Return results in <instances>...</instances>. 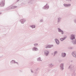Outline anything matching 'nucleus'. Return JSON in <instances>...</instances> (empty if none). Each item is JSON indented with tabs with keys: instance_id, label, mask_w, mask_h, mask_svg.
I'll return each instance as SVG.
<instances>
[{
	"instance_id": "473e14b6",
	"label": "nucleus",
	"mask_w": 76,
	"mask_h": 76,
	"mask_svg": "<svg viewBox=\"0 0 76 76\" xmlns=\"http://www.w3.org/2000/svg\"><path fill=\"white\" fill-rule=\"evenodd\" d=\"M20 0H18L17 1V2H18V1H19Z\"/></svg>"
},
{
	"instance_id": "f704fd0d",
	"label": "nucleus",
	"mask_w": 76,
	"mask_h": 76,
	"mask_svg": "<svg viewBox=\"0 0 76 76\" xmlns=\"http://www.w3.org/2000/svg\"><path fill=\"white\" fill-rule=\"evenodd\" d=\"M72 62V61H71V62Z\"/></svg>"
},
{
	"instance_id": "6e6552de",
	"label": "nucleus",
	"mask_w": 76,
	"mask_h": 76,
	"mask_svg": "<svg viewBox=\"0 0 76 76\" xmlns=\"http://www.w3.org/2000/svg\"><path fill=\"white\" fill-rule=\"evenodd\" d=\"M60 69L61 70H64V64L62 63L60 65Z\"/></svg>"
},
{
	"instance_id": "c756f323",
	"label": "nucleus",
	"mask_w": 76,
	"mask_h": 76,
	"mask_svg": "<svg viewBox=\"0 0 76 76\" xmlns=\"http://www.w3.org/2000/svg\"><path fill=\"white\" fill-rule=\"evenodd\" d=\"M31 73H34V71H32V70H31Z\"/></svg>"
},
{
	"instance_id": "f257e3e1",
	"label": "nucleus",
	"mask_w": 76,
	"mask_h": 76,
	"mask_svg": "<svg viewBox=\"0 0 76 76\" xmlns=\"http://www.w3.org/2000/svg\"><path fill=\"white\" fill-rule=\"evenodd\" d=\"M5 5V0H1L0 3V7H4Z\"/></svg>"
},
{
	"instance_id": "1a4fd4ad",
	"label": "nucleus",
	"mask_w": 76,
	"mask_h": 76,
	"mask_svg": "<svg viewBox=\"0 0 76 76\" xmlns=\"http://www.w3.org/2000/svg\"><path fill=\"white\" fill-rule=\"evenodd\" d=\"M55 41L57 45H59L60 44V42H59V40H58V39H55Z\"/></svg>"
},
{
	"instance_id": "6ab92c4d",
	"label": "nucleus",
	"mask_w": 76,
	"mask_h": 76,
	"mask_svg": "<svg viewBox=\"0 0 76 76\" xmlns=\"http://www.w3.org/2000/svg\"><path fill=\"white\" fill-rule=\"evenodd\" d=\"M72 42L74 45H76V40H74L72 41Z\"/></svg>"
},
{
	"instance_id": "bb28decb",
	"label": "nucleus",
	"mask_w": 76,
	"mask_h": 76,
	"mask_svg": "<svg viewBox=\"0 0 76 76\" xmlns=\"http://www.w3.org/2000/svg\"><path fill=\"white\" fill-rule=\"evenodd\" d=\"M74 57H75V58H76V54H74V55H72Z\"/></svg>"
},
{
	"instance_id": "ddd939ff",
	"label": "nucleus",
	"mask_w": 76,
	"mask_h": 76,
	"mask_svg": "<svg viewBox=\"0 0 76 76\" xmlns=\"http://www.w3.org/2000/svg\"><path fill=\"white\" fill-rule=\"evenodd\" d=\"M72 66H72V65H71L69 66L68 67V69H70V71H71V72H72L73 71V68H72Z\"/></svg>"
},
{
	"instance_id": "2eb2a0df",
	"label": "nucleus",
	"mask_w": 76,
	"mask_h": 76,
	"mask_svg": "<svg viewBox=\"0 0 76 76\" xmlns=\"http://www.w3.org/2000/svg\"><path fill=\"white\" fill-rule=\"evenodd\" d=\"M54 66V65L52 63H51L48 65L49 67L50 68H52V67H53Z\"/></svg>"
},
{
	"instance_id": "4468645a",
	"label": "nucleus",
	"mask_w": 76,
	"mask_h": 76,
	"mask_svg": "<svg viewBox=\"0 0 76 76\" xmlns=\"http://www.w3.org/2000/svg\"><path fill=\"white\" fill-rule=\"evenodd\" d=\"M66 54L65 53H61V57L63 58H64L66 57Z\"/></svg>"
},
{
	"instance_id": "aec40b11",
	"label": "nucleus",
	"mask_w": 76,
	"mask_h": 76,
	"mask_svg": "<svg viewBox=\"0 0 76 76\" xmlns=\"http://www.w3.org/2000/svg\"><path fill=\"white\" fill-rule=\"evenodd\" d=\"M58 53V51H54V53H53V56H54L55 55H56Z\"/></svg>"
},
{
	"instance_id": "20e7f679",
	"label": "nucleus",
	"mask_w": 76,
	"mask_h": 76,
	"mask_svg": "<svg viewBox=\"0 0 76 76\" xmlns=\"http://www.w3.org/2000/svg\"><path fill=\"white\" fill-rule=\"evenodd\" d=\"M49 53H50V51L47 50H45L44 51V54L45 56H47L49 55Z\"/></svg>"
},
{
	"instance_id": "5701e85b",
	"label": "nucleus",
	"mask_w": 76,
	"mask_h": 76,
	"mask_svg": "<svg viewBox=\"0 0 76 76\" xmlns=\"http://www.w3.org/2000/svg\"><path fill=\"white\" fill-rule=\"evenodd\" d=\"M74 54H76V52L75 51H73L72 53V55H74Z\"/></svg>"
},
{
	"instance_id": "2f4dec72",
	"label": "nucleus",
	"mask_w": 76,
	"mask_h": 76,
	"mask_svg": "<svg viewBox=\"0 0 76 76\" xmlns=\"http://www.w3.org/2000/svg\"><path fill=\"white\" fill-rule=\"evenodd\" d=\"M59 63H60L61 62V60H59Z\"/></svg>"
},
{
	"instance_id": "f3484780",
	"label": "nucleus",
	"mask_w": 76,
	"mask_h": 76,
	"mask_svg": "<svg viewBox=\"0 0 76 76\" xmlns=\"http://www.w3.org/2000/svg\"><path fill=\"white\" fill-rule=\"evenodd\" d=\"M66 38H67V37L66 36L65 37H64V38H62L60 39V40H61V41H63L64 40H65L66 39Z\"/></svg>"
},
{
	"instance_id": "0eeeda50",
	"label": "nucleus",
	"mask_w": 76,
	"mask_h": 76,
	"mask_svg": "<svg viewBox=\"0 0 76 76\" xmlns=\"http://www.w3.org/2000/svg\"><path fill=\"white\" fill-rule=\"evenodd\" d=\"M53 46H54L53 45H45V48H51L53 47Z\"/></svg>"
},
{
	"instance_id": "a878e982",
	"label": "nucleus",
	"mask_w": 76,
	"mask_h": 76,
	"mask_svg": "<svg viewBox=\"0 0 76 76\" xmlns=\"http://www.w3.org/2000/svg\"><path fill=\"white\" fill-rule=\"evenodd\" d=\"M75 75H76L75 73L74 72L73 74H72V76H75Z\"/></svg>"
},
{
	"instance_id": "c9c22d12",
	"label": "nucleus",
	"mask_w": 76,
	"mask_h": 76,
	"mask_svg": "<svg viewBox=\"0 0 76 76\" xmlns=\"http://www.w3.org/2000/svg\"><path fill=\"white\" fill-rule=\"evenodd\" d=\"M72 62V61H71V62Z\"/></svg>"
},
{
	"instance_id": "72a5a7b5",
	"label": "nucleus",
	"mask_w": 76,
	"mask_h": 76,
	"mask_svg": "<svg viewBox=\"0 0 76 76\" xmlns=\"http://www.w3.org/2000/svg\"><path fill=\"white\" fill-rule=\"evenodd\" d=\"M1 13L0 12V15H1Z\"/></svg>"
},
{
	"instance_id": "c85d7f7f",
	"label": "nucleus",
	"mask_w": 76,
	"mask_h": 76,
	"mask_svg": "<svg viewBox=\"0 0 76 76\" xmlns=\"http://www.w3.org/2000/svg\"><path fill=\"white\" fill-rule=\"evenodd\" d=\"M43 21H44V20H43L42 19V20H40V22H43Z\"/></svg>"
},
{
	"instance_id": "cd10ccee",
	"label": "nucleus",
	"mask_w": 76,
	"mask_h": 76,
	"mask_svg": "<svg viewBox=\"0 0 76 76\" xmlns=\"http://www.w3.org/2000/svg\"><path fill=\"white\" fill-rule=\"evenodd\" d=\"M68 49H69V50H72V49H73V48L71 47H69L68 48Z\"/></svg>"
},
{
	"instance_id": "b1692460",
	"label": "nucleus",
	"mask_w": 76,
	"mask_h": 76,
	"mask_svg": "<svg viewBox=\"0 0 76 76\" xmlns=\"http://www.w3.org/2000/svg\"><path fill=\"white\" fill-rule=\"evenodd\" d=\"M16 7H17L14 6L11 7V9H15V8H16Z\"/></svg>"
},
{
	"instance_id": "a211bd4d",
	"label": "nucleus",
	"mask_w": 76,
	"mask_h": 76,
	"mask_svg": "<svg viewBox=\"0 0 76 76\" xmlns=\"http://www.w3.org/2000/svg\"><path fill=\"white\" fill-rule=\"evenodd\" d=\"M30 27L32 29H34L35 28L36 26L35 25H32L30 26Z\"/></svg>"
},
{
	"instance_id": "f8f14e48",
	"label": "nucleus",
	"mask_w": 76,
	"mask_h": 76,
	"mask_svg": "<svg viewBox=\"0 0 76 76\" xmlns=\"http://www.w3.org/2000/svg\"><path fill=\"white\" fill-rule=\"evenodd\" d=\"M64 6V7H70V6H71V4H63Z\"/></svg>"
},
{
	"instance_id": "dca6fc26",
	"label": "nucleus",
	"mask_w": 76,
	"mask_h": 76,
	"mask_svg": "<svg viewBox=\"0 0 76 76\" xmlns=\"http://www.w3.org/2000/svg\"><path fill=\"white\" fill-rule=\"evenodd\" d=\"M62 18L61 17H58V18L57 22L58 23H60L61 22V20Z\"/></svg>"
},
{
	"instance_id": "423d86ee",
	"label": "nucleus",
	"mask_w": 76,
	"mask_h": 76,
	"mask_svg": "<svg viewBox=\"0 0 76 76\" xmlns=\"http://www.w3.org/2000/svg\"><path fill=\"white\" fill-rule=\"evenodd\" d=\"M42 9H43L47 10L49 9V6L47 5V4L45 5L42 8Z\"/></svg>"
},
{
	"instance_id": "393cba45",
	"label": "nucleus",
	"mask_w": 76,
	"mask_h": 76,
	"mask_svg": "<svg viewBox=\"0 0 76 76\" xmlns=\"http://www.w3.org/2000/svg\"><path fill=\"white\" fill-rule=\"evenodd\" d=\"M65 0L66 1H68L69 2H71L72 1V0Z\"/></svg>"
},
{
	"instance_id": "9b49d317",
	"label": "nucleus",
	"mask_w": 76,
	"mask_h": 76,
	"mask_svg": "<svg viewBox=\"0 0 76 76\" xmlns=\"http://www.w3.org/2000/svg\"><path fill=\"white\" fill-rule=\"evenodd\" d=\"M26 21V20L25 19H22L20 20V22H21L22 24H23Z\"/></svg>"
},
{
	"instance_id": "7c9ffc66",
	"label": "nucleus",
	"mask_w": 76,
	"mask_h": 76,
	"mask_svg": "<svg viewBox=\"0 0 76 76\" xmlns=\"http://www.w3.org/2000/svg\"><path fill=\"white\" fill-rule=\"evenodd\" d=\"M38 69H38V68L36 69V71H38Z\"/></svg>"
},
{
	"instance_id": "39448f33",
	"label": "nucleus",
	"mask_w": 76,
	"mask_h": 76,
	"mask_svg": "<svg viewBox=\"0 0 76 76\" xmlns=\"http://www.w3.org/2000/svg\"><path fill=\"white\" fill-rule=\"evenodd\" d=\"M11 64H16L17 65H19V63L17 62H16L15 60H12L10 61Z\"/></svg>"
},
{
	"instance_id": "7ed1b4c3",
	"label": "nucleus",
	"mask_w": 76,
	"mask_h": 76,
	"mask_svg": "<svg viewBox=\"0 0 76 76\" xmlns=\"http://www.w3.org/2000/svg\"><path fill=\"white\" fill-rule=\"evenodd\" d=\"M57 29H58V32L61 33V35L64 34V31L63 30H62L59 28H58Z\"/></svg>"
},
{
	"instance_id": "412c9836",
	"label": "nucleus",
	"mask_w": 76,
	"mask_h": 76,
	"mask_svg": "<svg viewBox=\"0 0 76 76\" xmlns=\"http://www.w3.org/2000/svg\"><path fill=\"white\" fill-rule=\"evenodd\" d=\"M37 61H42V60H41V58L40 57L37 58Z\"/></svg>"
},
{
	"instance_id": "f03ea898",
	"label": "nucleus",
	"mask_w": 76,
	"mask_h": 76,
	"mask_svg": "<svg viewBox=\"0 0 76 76\" xmlns=\"http://www.w3.org/2000/svg\"><path fill=\"white\" fill-rule=\"evenodd\" d=\"M69 38L72 41H73L74 39H75V35L71 34Z\"/></svg>"
},
{
	"instance_id": "4be33fe9",
	"label": "nucleus",
	"mask_w": 76,
	"mask_h": 76,
	"mask_svg": "<svg viewBox=\"0 0 76 76\" xmlns=\"http://www.w3.org/2000/svg\"><path fill=\"white\" fill-rule=\"evenodd\" d=\"M34 47H37V46H38V43L34 44Z\"/></svg>"
},
{
	"instance_id": "9d476101",
	"label": "nucleus",
	"mask_w": 76,
	"mask_h": 76,
	"mask_svg": "<svg viewBox=\"0 0 76 76\" xmlns=\"http://www.w3.org/2000/svg\"><path fill=\"white\" fill-rule=\"evenodd\" d=\"M32 50L33 51H38V49L37 48L34 47L32 48Z\"/></svg>"
}]
</instances>
